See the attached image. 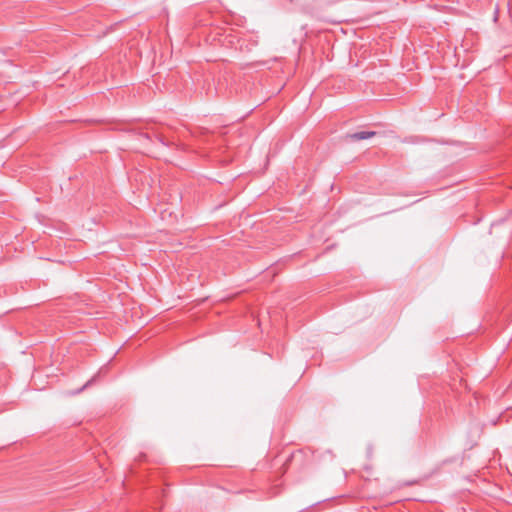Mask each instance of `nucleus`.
<instances>
[{
  "mask_svg": "<svg viewBox=\"0 0 512 512\" xmlns=\"http://www.w3.org/2000/svg\"><path fill=\"white\" fill-rule=\"evenodd\" d=\"M376 134L374 131H360L351 134H347L346 138L351 141H361L373 137Z\"/></svg>",
  "mask_w": 512,
  "mask_h": 512,
  "instance_id": "1",
  "label": "nucleus"
},
{
  "mask_svg": "<svg viewBox=\"0 0 512 512\" xmlns=\"http://www.w3.org/2000/svg\"><path fill=\"white\" fill-rule=\"evenodd\" d=\"M92 381H93V378L91 380L87 381L86 384L77 391V393H80L85 388H87L92 383Z\"/></svg>",
  "mask_w": 512,
  "mask_h": 512,
  "instance_id": "4",
  "label": "nucleus"
},
{
  "mask_svg": "<svg viewBox=\"0 0 512 512\" xmlns=\"http://www.w3.org/2000/svg\"><path fill=\"white\" fill-rule=\"evenodd\" d=\"M157 138L158 140L165 146H169L171 144V142L169 140H167L164 136H162L161 134H158L157 135Z\"/></svg>",
  "mask_w": 512,
  "mask_h": 512,
  "instance_id": "2",
  "label": "nucleus"
},
{
  "mask_svg": "<svg viewBox=\"0 0 512 512\" xmlns=\"http://www.w3.org/2000/svg\"><path fill=\"white\" fill-rule=\"evenodd\" d=\"M207 133V130L204 129V128H199L196 132H195V135L196 136H201V135H204Z\"/></svg>",
  "mask_w": 512,
  "mask_h": 512,
  "instance_id": "3",
  "label": "nucleus"
}]
</instances>
